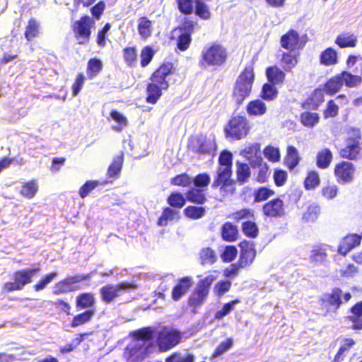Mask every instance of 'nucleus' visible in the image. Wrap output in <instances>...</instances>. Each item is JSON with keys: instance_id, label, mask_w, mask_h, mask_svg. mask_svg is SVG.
<instances>
[{"instance_id": "1", "label": "nucleus", "mask_w": 362, "mask_h": 362, "mask_svg": "<svg viewBox=\"0 0 362 362\" xmlns=\"http://www.w3.org/2000/svg\"><path fill=\"white\" fill-rule=\"evenodd\" d=\"M361 133L360 129L351 127L346 131L344 146L339 150V156L349 161L357 160L361 156Z\"/></svg>"}, {"instance_id": "2", "label": "nucleus", "mask_w": 362, "mask_h": 362, "mask_svg": "<svg viewBox=\"0 0 362 362\" xmlns=\"http://www.w3.org/2000/svg\"><path fill=\"white\" fill-rule=\"evenodd\" d=\"M227 57L226 48L220 44L208 45L202 51L199 66L204 69L220 66L225 63Z\"/></svg>"}, {"instance_id": "3", "label": "nucleus", "mask_w": 362, "mask_h": 362, "mask_svg": "<svg viewBox=\"0 0 362 362\" xmlns=\"http://www.w3.org/2000/svg\"><path fill=\"white\" fill-rule=\"evenodd\" d=\"M255 79L252 64L247 65L238 77L233 91V98L237 104H241L249 96Z\"/></svg>"}, {"instance_id": "4", "label": "nucleus", "mask_w": 362, "mask_h": 362, "mask_svg": "<svg viewBox=\"0 0 362 362\" xmlns=\"http://www.w3.org/2000/svg\"><path fill=\"white\" fill-rule=\"evenodd\" d=\"M170 64H164L153 73L151 78V82L147 88L148 102L155 103L161 95V90L168 88V83L165 78L170 73Z\"/></svg>"}, {"instance_id": "5", "label": "nucleus", "mask_w": 362, "mask_h": 362, "mask_svg": "<svg viewBox=\"0 0 362 362\" xmlns=\"http://www.w3.org/2000/svg\"><path fill=\"white\" fill-rule=\"evenodd\" d=\"M217 279L216 276L208 275L198 281L194 291L187 299V305L192 308V313H197V308L202 305L207 298L211 284Z\"/></svg>"}, {"instance_id": "6", "label": "nucleus", "mask_w": 362, "mask_h": 362, "mask_svg": "<svg viewBox=\"0 0 362 362\" xmlns=\"http://www.w3.org/2000/svg\"><path fill=\"white\" fill-rule=\"evenodd\" d=\"M40 272V264L30 269L16 270L12 274L13 281L3 284L2 291L9 293L23 290L26 285L32 283L33 276Z\"/></svg>"}, {"instance_id": "7", "label": "nucleus", "mask_w": 362, "mask_h": 362, "mask_svg": "<svg viewBox=\"0 0 362 362\" xmlns=\"http://www.w3.org/2000/svg\"><path fill=\"white\" fill-rule=\"evenodd\" d=\"M343 305L342 289L335 287L329 293H323L318 300V315L327 316L329 313H337Z\"/></svg>"}, {"instance_id": "8", "label": "nucleus", "mask_w": 362, "mask_h": 362, "mask_svg": "<svg viewBox=\"0 0 362 362\" xmlns=\"http://www.w3.org/2000/svg\"><path fill=\"white\" fill-rule=\"evenodd\" d=\"M232 168H217L211 188L218 189L221 195L231 196L235 191V180L231 179Z\"/></svg>"}, {"instance_id": "9", "label": "nucleus", "mask_w": 362, "mask_h": 362, "mask_svg": "<svg viewBox=\"0 0 362 362\" xmlns=\"http://www.w3.org/2000/svg\"><path fill=\"white\" fill-rule=\"evenodd\" d=\"M156 337L158 350L165 352L177 346L181 342L182 335L180 331L164 326L158 329Z\"/></svg>"}, {"instance_id": "10", "label": "nucleus", "mask_w": 362, "mask_h": 362, "mask_svg": "<svg viewBox=\"0 0 362 362\" xmlns=\"http://www.w3.org/2000/svg\"><path fill=\"white\" fill-rule=\"evenodd\" d=\"M90 277L91 273H87L83 276H70L63 279L54 285L52 294L59 296L75 292L80 289V286L76 285V284L89 280Z\"/></svg>"}, {"instance_id": "11", "label": "nucleus", "mask_w": 362, "mask_h": 362, "mask_svg": "<svg viewBox=\"0 0 362 362\" xmlns=\"http://www.w3.org/2000/svg\"><path fill=\"white\" fill-rule=\"evenodd\" d=\"M134 282L122 281L117 285L107 284L100 288V300L109 304L112 303L115 298L119 296L121 292H126L134 289Z\"/></svg>"}, {"instance_id": "12", "label": "nucleus", "mask_w": 362, "mask_h": 362, "mask_svg": "<svg viewBox=\"0 0 362 362\" xmlns=\"http://www.w3.org/2000/svg\"><path fill=\"white\" fill-rule=\"evenodd\" d=\"M249 132V125L245 117L235 115L228 121L225 127V134L228 137L239 140L245 136Z\"/></svg>"}, {"instance_id": "13", "label": "nucleus", "mask_w": 362, "mask_h": 362, "mask_svg": "<svg viewBox=\"0 0 362 362\" xmlns=\"http://www.w3.org/2000/svg\"><path fill=\"white\" fill-rule=\"evenodd\" d=\"M333 174L337 182L339 184L351 183L356 175V167L349 160H340L334 165Z\"/></svg>"}, {"instance_id": "14", "label": "nucleus", "mask_w": 362, "mask_h": 362, "mask_svg": "<svg viewBox=\"0 0 362 362\" xmlns=\"http://www.w3.org/2000/svg\"><path fill=\"white\" fill-rule=\"evenodd\" d=\"M286 208L280 197L272 198L262 206V216L269 219L282 218L286 214Z\"/></svg>"}, {"instance_id": "15", "label": "nucleus", "mask_w": 362, "mask_h": 362, "mask_svg": "<svg viewBox=\"0 0 362 362\" xmlns=\"http://www.w3.org/2000/svg\"><path fill=\"white\" fill-rule=\"evenodd\" d=\"M95 22L89 16H84L76 23L75 33L79 44H85L88 42L90 35V28Z\"/></svg>"}, {"instance_id": "16", "label": "nucleus", "mask_w": 362, "mask_h": 362, "mask_svg": "<svg viewBox=\"0 0 362 362\" xmlns=\"http://www.w3.org/2000/svg\"><path fill=\"white\" fill-rule=\"evenodd\" d=\"M239 247H240V257L237 263L241 267H248L256 257L255 244L248 240H243L239 243Z\"/></svg>"}, {"instance_id": "17", "label": "nucleus", "mask_w": 362, "mask_h": 362, "mask_svg": "<svg viewBox=\"0 0 362 362\" xmlns=\"http://www.w3.org/2000/svg\"><path fill=\"white\" fill-rule=\"evenodd\" d=\"M361 235L356 233H349L342 238L338 246V253L344 257L351 250L359 246L361 240Z\"/></svg>"}, {"instance_id": "18", "label": "nucleus", "mask_w": 362, "mask_h": 362, "mask_svg": "<svg viewBox=\"0 0 362 362\" xmlns=\"http://www.w3.org/2000/svg\"><path fill=\"white\" fill-rule=\"evenodd\" d=\"M250 164L251 168L257 169L255 180L259 183H264L268 182L269 171V165L267 163L263 161L262 157L255 158V160L252 161Z\"/></svg>"}, {"instance_id": "19", "label": "nucleus", "mask_w": 362, "mask_h": 362, "mask_svg": "<svg viewBox=\"0 0 362 362\" xmlns=\"http://www.w3.org/2000/svg\"><path fill=\"white\" fill-rule=\"evenodd\" d=\"M192 286V279L190 276H185L178 279L177 283L174 286L171 291V298L175 301H178L190 289Z\"/></svg>"}, {"instance_id": "20", "label": "nucleus", "mask_w": 362, "mask_h": 362, "mask_svg": "<svg viewBox=\"0 0 362 362\" xmlns=\"http://www.w3.org/2000/svg\"><path fill=\"white\" fill-rule=\"evenodd\" d=\"M349 313L351 315L346 316V319L352 322L351 329L354 330L362 329V300L350 307Z\"/></svg>"}, {"instance_id": "21", "label": "nucleus", "mask_w": 362, "mask_h": 362, "mask_svg": "<svg viewBox=\"0 0 362 362\" xmlns=\"http://www.w3.org/2000/svg\"><path fill=\"white\" fill-rule=\"evenodd\" d=\"M251 177V165L239 160L235 161V182L240 185L248 182Z\"/></svg>"}, {"instance_id": "22", "label": "nucleus", "mask_w": 362, "mask_h": 362, "mask_svg": "<svg viewBox=\"0 0 362 362\" xmlns=\"http://www.w3.org/2000/svg\"><path fill=\"white\" fill-rule=\"evenodd\" d=\"M96 300L94 294L90 292H85L76 298V308L77 310L93 309L95 306Z\"/></svg>"}, {"instance_id": "23", "label": "nucleus", "mask_w": 362, "mask_h": 362, "mask_svg": "<svg viewBox=\"0 0 362 362\" xmlns=\"http://www.w3.org/2000/svg\"><path fill=\"white\" fill-rule=\"evenodd\" d=\"M37 190H39V185H37V180H30L21 182L18 193L22 197L31 199L35 197Z\"/></svg>"}, {"instance_id": "24", "label": "nucleus", "mask_w": 362, "mask_h": 362, "mask_svg": "<svg viewBox=\"0 0 362 362\" xmlns=\"http://www.w3.org/2000/svg\"><path fill=\"white\" fill-rule=\"evenodd\" d=\"M281 45L282 47L289 50L298 49L300 47L298 33L293 30L288 31L281 37Z\"/></svg>"}, {"instance_id": "25", "label": "nucleus", "mask_w": 362, "mask_h": 362, "mask_svg": "<svg viewBox=\"0 0 362 362\" xmlns=\"http://www.w3.org/2000/svg\"><path fill=\"white\" fill-rule=\"evenodd\" d=\"M333 159V153L329 148H323L316 154L315 164L319 169H327Z\"/></svg>"}, {"instance_id": "26", "label": "nucleus", "mask_w": 362, "mask_h": 362, "mask_svg": "<svg viewBox=\"0 0 362 362\" xmlns=\"http://www.w3.org/2000/svg\"><path fill=\"white\" fill-rule=\"evenodd\" d=\"M329 250V245L325 243H320L313 247L310 261L314 264H321L325 261L327 257V251Z\"/></svg>"}, {"instance_id": "27", "label": "nucleus", "mask_w": 362, "mask_h": 362, "mask_svg": "<svg viewBox=\"0 0 362 362\" xmlns=\"http://www.w3.org/2000/svg\"><path fill=\"white\" fill-rule=\"evenodd\" d=\"M95 315V309L85 310L83 313H78L73 317L72 321L70 322V327L76 328L87 324L90 322Z\"/></svg>"}, {"instance_id": "28", "label": "nucleus", "mask_w": 362, "mask_h": 362, "mask_svg": "<svg viewBox=\"0 0 362 362\" xmlns=\"http://www.w3.org/2000/svg\"><path fill=\"white\" fill-rule=\"evenodd\" d=\"M138 33L143 40L151 36L153 31V23L147 17L143 16L138 19Z\"/></svg>"}, {"instance_id": "29", "label": "nucleus", "mask_w": 362, "mask_h": 362, "mask_svg": "<svg viewBox=\"0 0 362 362\" xmlns=\"http://www.w3.org/2000/svg\"><path fill=\"white\" fill-rule=\"evenodd\" d=\"M221 238L227 242H234L238 240V229L232 222H227L221 228Z\"/></svg>"}, {"instance_id": "30", "label": "nucleus", "mask_w": 362, "mask_h": 362, "mask_svg": "<svg viewBox=\"0 0 362 362\" xmlns=\"http://www.w3.org/2000/svg\"><path fill=\"white\" fill-rule=\"evenodd\" d=\"M185 199L187 202L194 204H204L206 196L204 191L201 188L190 187L185 193Z\"/></svg>"}, {"instance_id": "31", "label": "nucleus", "mask_w": 362, "mask_h": 362, "mask_svg": "<svg viewBox=\"0 0 362 362\" xmlns=\"http://www.w3.org/2000/svg\"><path fill=\"white\" fill-rule=\"evenodd\" d=\"M320 214V208L316 204H311L307 206L305 211L302 214V221L304 223H314L319 218Z\"/></svg>"}, {"instance_id": "32", "label": "nucleus", "mask_w": 362, "mask_h": 362, "mask_svg": "<svg viewBox=\"0 0 362 362\" xmlns=\"http://www.w3.org/2000/svg\"><path fill=\"white\" fill-rule=\"evenodd\" d=\"M124 153L120 152L119 154L115 156L107 168V175L109 177H115L120 175L121 169L123 167Z\"/></svg>"}, {"instance_id": "33", "label": "nucleus", "mask_w": 362, "mask_h": 362, "mask_svg": "<svg viewBox=\"0 0 362 362\" xmlns=\"http://www.w3.org/2000/svg\"><path fill=\"white\" fill-rule=\"evenodd\" d=\"M179 211L169 206L164 207L163 214L157 220V226L164 227L168 226V222L179 218Z\"/></svg>"}, {"instance_id": "34", "label": "nucleus", "mask_w": 362, "mask_h": 362, "mask_svg": "<svg viewBox=\"0 0 362 362\" xmlns=\"http://www.w3.org/2000/svg\"><path fill=\"white\" fill-rule=\"evenodd\" d=\"M158 328L153 326H148L142 329L134 331V337L137 340L147 341L156 337Z\"/></svg>"}, {"instance_id": "35", "label": "nucleus", "mask_w": 362, "mask_h": 362, "mask_svg": "<svg viewBox=\"0 0 362 362\" xmlns=\"http://www.w3.org/2000/svg\"><path fill=\"white\" fill-rule=\"evenodd\" d=\"M254 202L261 203L262 202L267 201L269 198H272L275 195V190L267 187H260L255 189L254 193Z\"/></svg>"}, {"instance_id": "36", "label": "nucleus", "mask_w": 362, "mask_h": 362, "mask_svg": "<svg viewBox=\"0 0 362 362\" xmlns=\"http://www.w3.org/2000/svg\"><path fill=\"white\" fill-rule=\"evenodd\" d=\"M300 158L298 152L293 146H289L286 149V156L285 157V164L288 168L291 170L299 163Z\"/></svg>"}, {"instance_id": "37", "label": "nucleus", "mask_w": 362, "mask_h": 362, "mask_svg": "<svg viewBox=\"0 0 362 362\" xmlns=\"http://www.w3.org/2000/svg\"><path fill=\"white\" fill-rule=\"evenodd\" d=\"M199 260L201 265H211L217 261V256L214 249L204 247L199 252Z\"/></svg>"}, {"instance_id": "38", "label": "nucleus", "mask_w": 362, "mask_h": 362, "mask_svg": "<svg viewBox=\"0 0 362 362\" xmlns=\"http://www.w3.org/2000/svg\"><path fill=\"white\" fill-rule=\"evenodd\" d=\"M230 217L235 223L243 220L253 221L255 220V211L249 208L240 209L233 212Z\"/></svg>"}, {"instance_id": "39", "label": "nucleus", "mask_w": 362, "mask_h": 362, "mask_svg": "<svg viewBox=\"0 0 362 362\" xmlns=\"http://www.w3.org/2000/svg\"><path fill=\"white\" fill-rule=\"evenodd\" d=\"M57 276H59V273L57 272H52L42 276L40 278L39 281L33 285V290H35V292L45 290L46 286H48L49 284L52 283Z\"/></svg>"}, {"instance_id": "40", "label": "nucleus", "mask_w": 362, "mask_h": 362, "mask_svg": "<svg viewBox=\"0 0 362 362\" xmlns=\"http://www.w3.org/2000/svg\"><path fill=\"white\" fill-rule=\"evenodd\" d=\"M242 233L248 238H256L259 235V228L253 221H245L241 225Z\"/></svg>"}, {"instance_id": "41", "label": "nucleus", "mask_w": 362, "mask_h": 362, "mask_svg": "<svg viewBox=\"0 0 362 362\" xmlns=\"http://www.w3.org/2000/svg\"><path fill=\"white\" fill-rule=\"evenodd\" d=\"M187 201L184 195L179 192H172L167 198V203L170 208L181 209L185 206V202Z\"/></svg>"}, {"instance_id": "42", "label": "nucleus", "mask_w": 362, "mask_h": 362, "mask_svg": "<svg viewBox=\"0 0 362 362\" xmlns=\"http://www.w3.org/2000/svg\"><path fill=\"white\" fill-rule=\"evenodd\" d=\"M320 177L316 170L308 171L304 180V187L306 190H313L320 185Z\"/></svg>"}, {"instance_id": "43", "label": "nucleus", "mask_w": 362, "mask_h": 362, "mask_svg": "<svg viewBox=\"0 0 362 362\" xmlns=\"http://www.w3.org/2000/svg\"><path fill=\"white\" fill-rule=\"evenodd\" d=\"M245 158L249 160V163L255 160V158L262 157L261 145L258 143L252 144L245 148L243 150Z\"/></svg>"}, {"instance_id": "44", "label": "nucleus", "mask_w": 362, "mask_h": 362, "mask_svg": "<svg viewBox=\"0 0 362 362\" xmlns=\"http://www.w3.org/2000/svg\"><path fill=\"white\" fill-rule=\"evenodd\" d=\"M320 63L326 66H331L337 64V52L331 47L326 49L320 55Z\"/></svg>"}, {"instance_id": "45", "label": "nucleus", "mask_w": 362, "mask_h": 362, "mask_svg": "<svg viewBox=\"0 0 362 362\" xmlns=\"http://www.w3.org/2000/svg\"><path fill=\"white\" fill-rule=\"evenodd\" d=\"M343 85L340 74L330 78L325 85V91L330 95L334 94L340 90Z\"/></svg>"}, {"instance_id": "46", "label": "nucleus", "mask_w": 362, "mask_h": 362, "mask_svg": "<svg viewBox=\"0 0 362 362\" xmlns=\"http://www.w3.org/2000/svg\"><path fill=\"white\" fill-rule=\"evenodd\" d=\"M266 74L268 80L273 83H281L285 78L284 73L277 66L267 68Z\"/></svg>"}, {"instance_id": "47", "label": "nucleus", "mask_w": 362, "mask_h": 362, "mask_svg": "<svg viewBox=\"0 0 362 362\" xmlns=\"http://www.w3.org/2000/svg\"><path fill=\"white\" fill-rule=\"evenodd\" d=\"M356 344L354 339L346 338L344 339V345L339 347L338 352L334 356L332 362H342L344 354L349 351Z\"/></svg>"}, {"instance_id": "48", "label": "nucleus", "mask_w": 362, "mask_h": 362, "mask_svg": "<svg viewBox=\"0 0 362 362\" xmlns=\"http://www.w3.org/2000/svg\"><path fill=\"white\" fill-rule=\"evenodd\" d=\"M232 338L229 337L226 340L221 341L218 344L216 348L214 350V352L211 353V358H217L224 353L228 351L230 348H232L233 344Z\"/></svg>"}, {"instance_id": "49", "label": "nucleus", "mask_w": 362, "mask_h": 362, "mask_svg": "<svg viewBox=\"0 0 362 362\" xmlns=\"http://www.w3.org/2000/svg\"><path fill=\"white\" fill-rule=\"evenodd\" d=\"M342 82L348 87H356L362 82V78L358 75H353L349 72L343 71L340 74Z\"/></svg>"}, {"instance_id": "50", "label": "nucleus", "mask_w": 362, "mask_h": 362, "mask_svg": "<svg viewBox=\"0 0 362 362\" xmlns=\"http://www.w3.org/2000/svg\"><path fill=\"white\" fill-rule=\"evenodd\" d=\"M240 303V299L232 300L228 303H226L221 309L215 313L214 319L221 320L227 316L232 310H234L235 305Z\"/></svg>"}, {"instance_id": "51", "label": "nucleus", "mask_w": 362, "mask_h": 362, "mask_svg": "<svg viewBox=\"0 0 362 362\" xmlns=\"http://www.w3.org/2000/svg\"><path fill=\"white\" fill-rule=\"evenodd\" d=\"M184 214L192 220H197L204 216L205 209L202 206H187L184 209Z\"/></svg>"}, {"instance_id": "52", "label": "nucleus", "mask_w": 362, "mask_h": 362, "mask_svg": "<svg viewBox=\"0 0 362 362\" xmlns=\"http://www.w3.org/2000/svg\"><path fill=\"white\" fill-rule=\"evenodd\" d=\"M232 153L227 150H223L220 153V156H218V168L232 169Z\"/></svg>"}, {"instance_id": "53", "label": "nucleus", "mask_w": 362, "mask_h": 362, "mask_svg": "<svg viewBox=\"0 0 362 362\" xmlns=\"http://www.w3.org/2000/svg\"><path fill=\"white\" fill-rule=\"evenodd\" d=\"M335 42L341 48L347 47H354L356 46V38L354 37L353 35L341 34L337 37Z\"/></svg>"}, {"instance_id": "54", "label": "nucleus", "mask_w": 362, "mask_h": 362, "mask_svg": "<svg viewBox=\"0 0 362 362\" xmlns=\"http://www.w3.org/2000/svg\"><path fill=\"white\" fill-rule=\"evenodd\" d=\"M100 182L98 180H87L85 184L81 186L78 190V194L81 199H86L92 191L94 190L98 185Z\"/></svg>"}, {"instance_id": "55", "label": "nucleus", "mask_w": 362, "mask_h": 362, "mask_svg": "<svg viewBox=\"0 0 362 362\" xmlns=\"http://www.w3.org/2000/svg\"><path fill=\"white\" fill-rule=\"evenodd\" d=\"M170 184L182 187H188L192 184V177L187 173L178 174L171 179Z\"/></svg>"}, {"instance_id": "56", "label": "nucleus", "mask_w": 362, "mask_h": 362, "mask_svg": "<svg viewBox=\"0 0 362 362\" xmlns=\"http://www.w3.org/2000/svg\"><path fill=\"white\" fill-rule=\"evenodd\" d=\"M194 355L190 354H182L180 352L171 354L165 359V362H194Z\"/></svg>"}, {"instance_id": "57", "label": "nucleus", "mask_w": 362, "mask_h": 362, "mask_svg": "<svg viewBox=\"0 0 362 362\" xmlns=\"http://www.w3.org/2000/svg\"><path fill=\"white\" fill-rule=\"evenodd\" d=\"M231 282L227 280L218 281L214 287V295L218 298L222 297L231 288Z\"/></svg>"}, {"instance_id": "58", "label": "nucleus", "mask_w": 362, "mask_h": 362, "mask_svg": "<svg viewBox=\"0 0 362 362\" xmlns=\"http://www.w3.org/2000/svg\"><path fill=\"white\" fill-rule=\"evenodd\" d=\"M39 33V24L38 23L34 20L30 19L28 21V24L26 26L25 31V38L30 41L32 39L36 37Z\"/></svg>"}, {"instance_id": "59", "label": "nucleus", "mask_w": 362, "mask_h": 362, "mask_svg": "<svg viewBox=\"0 0 362 362\" xmlns=\"http://www.w3.org/2000/svg\"><path fill=\"white\" fill-rule=\"evenodd\" d=\"M109 119L117 123V124L112 126V129L114 132H121L127 126V119L123 115H110Z\"/></svg>"}, {"instance_id": "60", "label": "nucleus", "mask_w": 362, "mask_h": 362, "mask_svg": "<svg viewBox=\"0 0 362 362\" xmlns=\"http://www.w3.org/2000/svg\"><path fill=\"white\" fill-rule=\"evenodd\" d=\"M298 60L295 55L291 53H284L281 59L283 68L286 71H290L296 64Z\"/></svg>"}, {"instance_id": "61", "label": "nucleus", "mask_w": 362, "mask_h": 362, "mask_svg": "<svg viewBox=\"0 0 362 362\" xmlns=\"http://www.w3.org/2000/svg\"><path fill=\"white\" fill-rule=\"evenodd\" d=\"M210 180L211 179L207 173H202L192 179V182L194 183V188H204L209 185Z\"/></svg>"}, {"instance_id": "62", "label": "nucleus", "mask_w": 362, "mask_h": 362, "mask_svg": "<svg viewBox=\"0 0 362 362\" xmlns=\"http://www.w3.org/2000/svg\"><path fill=\"white\" fill-rule=\"evenodd\" d=\"M264 156L268 160L273 163L279 162L280 159L279 150L276 147L267 146L264 150Z\"/></svg>"}, {"instance_id": "63", "label": "nucleus", "mask_w": 362, "mask_h": 362, "mask_svg": "<svg viewBox=\"0 0 362 362\" xmlns=\"http://www.w3.org/2000/svg\"><path fill=\"white\" fill-rule=\"evenodd\" d=\"M266 110L265 103L261 100L252 101L247 105V113H264Z\"/></svg>"}, {"instance_id": "64", "label": "nucleus", "mask_w": 362, "mask_h": 362, "mask_svg": "<svg viewBox=\"0 0 362 362\" xmlns=\"http://www.w3.org/2000/svg\"><path fill=\"white\" fill-rule=\"evenodd\" d=\"M237 255L238 250L235 246H226L221 254V259L224 262H230L235 259Z\"/></svg>"}]
</instances>
